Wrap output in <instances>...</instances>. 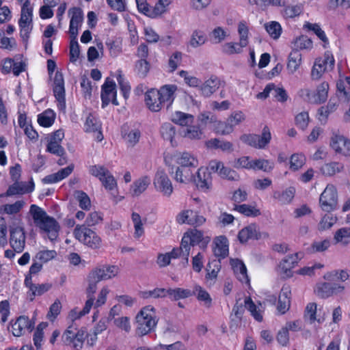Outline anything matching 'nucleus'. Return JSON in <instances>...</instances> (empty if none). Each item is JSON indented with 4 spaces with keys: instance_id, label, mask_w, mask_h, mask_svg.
Returning <instances> with one entry per match:
<instances>
[{
    "instance_id": "ea45409f",
    "label": "nucleus",
    "mask_w": 350,
    "mask_h": 350,
    "mask_svg": "<svg viewBox=\"0 0 350 350\" xmlns=\"http://www.w3.org/2000/svg\"><path fill=\"white\" fill-rule=\"evenodd\" d=\"M167 253L170 255V260L182 258L185 260V263L186 265L189 262V256L190 253L189 248L188 246H185L182 241L180 247H175L171 252Z\"/></svg>"
},
{
    "instance_id": "39448f33",
    "label": "nucleus",
    "mask_w": 350,
    "mask_h": 350,
    "mask_svg": "<svg viewBox=\"0 0 350 350\" xmlns=\"http://www.w3.org/2000/svg\"><path fill=\"white\" fill-rule=\"evenodd\" d=\"M9 232L10 246L16 252H22L25 246L26 236L20 219L13 220L9 226Z\"/></svg>"
},
{
    "instance_id": "6ab92c4d",
    "label": "nucleus",
    "mask_w": 350,
    "mask_h": 350,
    "mask_svg": "<svg viewBox=\"0 0 350 350\" xmlns=\"http://www.w3.org/2000/svg\"><path fill=\"white\" fill-rule=\"evenodd\" d=\"M176 220L180 224H188L192 226H200L205 221V218L192 210H186L178 215Z\"/></svg>"
},
{
    "instance_id": "0eeeda50",
    "label": "nucleus",
    "mask_w": 350,
    "mask_h": 350,
    "mask_svg": "<svg viewBox=\"0 0 350 350\" xmlns=\"http://www.w3.org/2000/svg\"><path fill=\"white\" fill-rule=\"evenodd\" d=\"M85 333L82 329H77L73 325L69 326L62 335L63 342L70 346L75 350H81L83 345Z\"/></svg>"
},
{
    "instance_id": "338daca9",
    "label": "nucleus",
    "mask_w": 350,
    "mask_h": 350,
    "mask_svg": "<svg viewBox=\"0 0 350 350\" xmlns=\"http://www.w3.org/2000/svg\"><path fill=\"white\" fill-rule=\"evenodd\" d=\"M59 142L53 140V139L48 137V144L46 146V151L55 154L57 156H62L65 151L64 148L60 145Z\"/></svg>"
},
{
    "instance_id": "473e14b6",
    "label": "nucleus",
    "mask_w": 350,
    "mask_h": 350,
    "mask_svg": "<svg viewBox=\"0 0 350 350\" xmlns=\"http://www.w3.org/2000/svg\"><path fill=\"white\" fill-rule=\"evenodd\" d=\"M206 146L211 149H220L223 152H232L233 144L228 141L220 140L217 138L211 139L206 142Z\"/></svg>"
},
{
    "instance_id": "4be33fe9",
    "label": "nucleus",
    "mask_w": 350,
    "mask_h": 350,
    "mask_svg": "<svg viewBox=\"0 0 350 350\" xmlns=\"http://www.w3.org/2000/svg\"><path fill=\"white\" fill-rule=\"evenodd\" d=\"M150 178L148 176H143L135 180L129 189V194L132 197H138L143 193L150 184Z\"/></svg>"
},
{
    "instance_id": "09e8293b",
    "label": "nucleus",
    "mask_w": 350,
    "mask_h": 350,
    "mask_svg": "<svg viewBox=\"0 0 350 350\" xmlns=\"http://www.w3.org/2000/svg\"><path fill=\"white\" fill-rule=\"evenodd\" d=\"M191 295L192 292L189 289L182 288H167V296L172 300L185 299Z\"/></svg>"
},
{
    "instance_id": "f03ea898",
    "label": "nucleus",
    "mask_w": 350,
    "mask_h": 350,
    "mask_svg": "<svg viewBox=\"0 0 350 350\" xmlns=\"http://www.w3.org/2000/svg\"><path fill=\"white\" fill-rule=\"evenodd\" d=\"M157 323L155 309L152 306L143 308L135 317V333L143 336L154 329Z\"/></svg>"
},
{
    "instance_id": "f8f14e48",
    "label": "nucleus",
    "mask_w": 350,
    "mask_h": 350,
    "mask_svg": "<svg viewBox=\"0 0 350 350\" xmlns=\"http://www.w3.org/2000/svg\"><path fill=\"white\" fill-rule=\"evenodd\" d=\"M11 332L16 337L24 335L27 332H31L34 327V323L26 316H20L15 321L10 322Z\"/></svg>"
},
{
    "instance_id": "a211bd4d",
    "label": "nucleus",
    "mask_w": 350,
    "mask_h": 350,
    "mask_svg": "<svg viewBox=\"0 0 350 350\" xmlns=\"http://www.w3.org/2000/svg\"><path fill=\"white\" fill-rule=\"evenodd\" d=\"M71 15L69 26V33L74 40L77 39L79 28L81 27L83 20V12L79 8H72L68 11Z\"/></svg>"
},
{
    "instance_id": "4468645a",
    "label": "nucleus",
    "mask_w": 350,
    "mask_h": 350,
    "mask_svg": "<svg viewBox=\"0 0 350 350\" xmlns=\"http://www.w3.org/2000/svg\"><path fill=\"white\" fill-rule=\"evenodd\" d=\"M102 107H105L109 103L118 105L116 99V83L109 79H107L102 85L101 91Z\"/></svg>"
},
{
    "instance_id": "864d4df0",
    "label": "nucleus",
    "mask_w": 350,
    "mask_h": 350,
    "mask_svg": "<svg viewBox=\"0 0 350 350\" xmlns=\"http://www.w3.org/2000/svg\"><path fill=\"white\" fill-rule=\"evenodd\" d=\"M140 295L144 299L163 298L167 296V288H155L153 290L142 291Z\"/></svg>"
},
{
    "instance_id": "9d476101",
    "label": "nucleus",
    "mask_w": 350,
    "mask_h": 350,
    "mask_svg": "<svg viewBox=\"0 0 350 350\" xmlns=\"http://www.w3.org/2000/svg\"><path fill=\"white\" fill-rule=\"evenodd\" d=\"M172 161L176 167L196 170L199 161L197 157L187 151L176 152L171 157Z\"/></svg>"
},
{
    "instance_id": "ddd939ff",
    "label": "nucleus",
    "mask_w": 350,
    "mask_h": 350,
    "mask_svg": "<svg viewBox=\"0 0 350 350\" xmlns=\"http://www.w3.org/2000/svg\"><path fill=\"white\" fill-rule=\"evenodd\" d=\"M301 258L302 254L301 253H295L286 256L278 265L279 274L283 278L292 276V269Z\"/></svg>"
},
{
    "instance_id": "49530a36",
    "label": "nucleus",
    "mask_w": 350,
    "mask_h": 350,
    "mask_svg": "<svg viewBox=\"0 0 350 350\" xmlns=\"http://www.w3.org/2000/svg\"><path fill=\"white\" fill-rule=\"evenodd\" d=\"M304 27L309 31H313L317 36V37L324 43V47H325L326 45L328 44V38H327L325 31L322 30L319 24L306 22L304 25Z\"/></svg>"
},
{
    "instance_id": "13d9d810",
    "label": "nucleus",
    "mask_w": 350,
    "mask_h": 350,
    "mask_svg": "<svg viewBox=\"0 0 350 350\" xmlns=\"http://www.w3.org/2000/svg\"><path fill=\"white\" fill-rule=\"evenodd\" d=\"M161 134L163 138L170 141L172 146H174V138L176 135V130L173 125L170 123H165L161 128Z\"/></svg>"
},
{
    "instance_id": "f257e3e1",
    "label": "nucleus",
    "mask_w": 350,
    "mask_h": 350,
    "mask_svg": "<svg viewBox=\"0 0 350 350\" xmlns=\"http://www.w3.org/2000/svg\"><path fill=\"white\" fill-rule=\"evenodd\" d=\"M29 214L32 217L34 224L44 232L49 239L55 240L59 234V226L57 221L47 215L41 207L32 204L29 208Z\"/></svg>"
},
{
    "instance_id": "a878e982",
    "label": "nucleus",
    "mask_w": 350,
    "mask_h": 350,
    "mask_svg": "<svg viewBox=\"0 0 350 350\" xmlns=\"http://www.w3.org/2000/svg\"><path fill=\"white\" fill-rule=\"evenodd\" d=\"M196 170L176 166L174 178L179 183L189 184L194 180Z\"/></svg>"
},
{
    "instance_id": "1a4fd4ad",
    "label": "nucleus",
    "mask_w": 350,
    "mask_h": 350,
    "mask_svg": "<svg viewBox=\"0 0 350 350\" xmlns=\"http://www.w3.org/2000/svg\"><path fill=\"white\" fill-rule=\"evenodd\" d=\"M89 172L98 178L107 190L111 191L117 187V183L113 176L104 166L92 165L89 168Z\"/></svg>"
},
{
    "instance_id": "6e6d98bb",
    "label": "nucleus",
    "mask_w": 350,
    "mask_h": 350,
    "mask_svg": "<svg viewBox=\"0 0 350 350\" xmlns=\"http://www.w3.org/2000/svg\"><path fill=\"white\" fill-rule=\"evenodd\" d=\"M303 11V7L301 5H286L282 10V16L286 18H292L299 16Z\"/></svg>"
},
{
    "instance_id": "3c124183",
    "label": "nucleus",
    "mask_w": 350,
    "mask_h": 350,
    "mask_svg": "<svg viewBox=\"0 0 350 350\" xmlns=\"http://www.w3.org/2000/svg\"><path fill=\"white\" fill-rule=\"evenodd\" d=\"M317 64H321L323 68H325L327 72L334 69L335 60L332 53L329 51H326L322 57L317 58L315 60Z\"/></svg>"
},
{
    "instance_id": "a18cd8bd",
    "label": "nucleus",
    "mask_w": 350,
    "mask_h": 350,
    "mask_svg": "<svg viewBox=\"0 0 350 350\" xmlns=\"http://www.w3.org/2000/svg\"><path fill=\"white\" fill-rule=\"evenodd\" d=\"M92 306H93V299L92 298L88 299L87 301H85V306L83 309H79L78 308H75L70 311V312L69 314L70 318L72 321L80 319L81 317L89 313Z\"/></svg>"
},
{
    "instance_id": "dca6fc26",
    "label": "nucleus",
    "mask_w": 350,
    "mask_h": 350,
    "mask_svg": "<svg viewBox=\"0 0 350 350\" xmlns=\"http://www.w3.org/2000/svg\"><path fill=\"white\" fill-rule=\"evenodd\" d=\"M330 146L337 154L350 157V140L340 135H334L330 139Z\"/></svg>"
},
{
    "instance_id": "c85d7f7f",
    "label": "nucleus",
    "mask_w": 350,
    "mask_h": 350,
    "mask_svg": "<svg viewBox=\"0 0 350 350\" xmlns=\"http://www.w3.org/2000/svg\"><path fill=\"white\" fill-rule=\"evenodd\" d=\"M74 165H70L65 168L61 169L57 172L46 176L43 181L45 183L52 184L61 181L68 177L73 171Z\"/></svg>"
},
{
    "instance_id": "423d86ee",
    "label": "nucleus",
    "mask_w": 350,
    "mask_h": 350,
    "mask_svg": "<svg viewBox=\"0 0 350 350\" xmlns=\"http://www.w3.org/2000/svg\"><path fill=\"white\" fill-rule=\"evenodd\" d=\"M338 196L336 187L328 184L319 197V206L325 212L330 213L338 207Z\"/></svg>"
},
{
    "instance_id": "393cba45",
    "label": "nucleus",
    "mask_w": 350,
    "mask_h": 350,
    "mask_svg": "<svg viewBox=\"0 0 350 350\" xmlns=\"http://www.w3.org/2000/svg\"><path fill=\"white\" fill-rule=\"evenodd\" d=\"M238 238L241 243H246L250 239H258L260 238L259 228L255 224H251L239 231Z\"/></svg>"
},
{
    "instance_id": "412c9836",
    "label": "nucleus",
    "mask_w": 350,
    "mask_h": 350,
    "mask_svg": "<svg viewBox=\"0 0 350 350\" xmlns=\"http://www.w3.org/2000/svg\"><path fill=\"white\" fill-rule=\"evenodd\" d=\"M91 272L99 281L107 280L118 275L119 268L116 265H103L94 269Z\"/></svg>"
},
{
    "instance_id": "603ef678",
    "label": "nucleus",
    "mask_w": 350,
    "mask_h": 350,
    "mask_svg": "<svg viewBox=\"0 0 350 350\" xmlns=\"http://www.w3.org/2000/svg\"><path fill=\"white\" fill-rule=\"evenodd\" d=\"M295 188L290 187L282 193H275L274 197L282 204H286L291 202L295 196Z\"/></svg>"
},
{
    "instance_id": "c756f323",
    "label": "nucleus",
    "mask_w": 350,
    "mask_h": 350,
    "mask_svg": "<svg viewBox=\"0 0 350 350\" xmlns=\"http://www.w3.org/2000/svg\"><path fill=\"white\" fill-rule=\"evenodd\" d=\"M172 0H158L154 6L150 7L147 16L151 18H157L167 12Z\"/></svg>"
},
{
    "instance_id": "6e6552de",
    "label": "nucleus",
    "mask_w": 350,
    "mask_h": 350,
    "mask_svg": "<svg viewBox=\"0 0 350 350\" xmlns=\"http://www.w3.org/2000/svg\"><path fill=\"white\" fill-rule=\"evenodd\" d=\"M153 185L155 190L163 196L170 197L174 191L172 183L163 169H159L154 176Z\"/></svg>"
},
{
    "instance_id": "c03bdc74",
    "label": "nucleus",
    "mask_w": 350,
    "mask_h": 350,
    "mask_svg": "<svg viewBox=\"0 0 350 350\" xmlns=\"http://www.w3.org/2000/svg\"><path fill=\"white\" fill-rule=\"evenodd\" d=\"M55 119V113L51 109H46L38 116V124L44 127H49L53 125Z\"/></svg>"
},
{
    "instance_id": "72a5a7b5",
    "label": "nucleus",
    "mask_w": 350,
    "mask_h": 350,
    "mask_svg": "<svg viewBox=\"0 0 350 350\" xmlns=\"http://www.w3.org/2000/svg\"><path fill=\"white\" fill-rule=\"evenodd\" d=\"M345 166L342 163L332 161L326 163L321 167V172L326 176H333L344 171Z\"/></svg>"
},
{
    "instance_id": "58836bf2",
    "label": "nucleus",
    "mask_w": 350,
    "mask_h": 350,
    "mask_svg": "<svg viewBox=\"0 0 350 350\" xmlns=\"http://www.w3.org/2000/svg\"><path fill=\"white\" fill-rule=\"evenodd\" d=\"M219 87V80L217 78H210L200 88L202 94L206 97L212 95Z\"/></svg>"
},
{
    "instance_id": "aec40b11",
    "label": "nucleus",
    "mask_w": 350,
    "mask_h": 350,
    "mask_svg": "<svg viewBox=\"0 0 350 350\" xmlns=\"http://www.w3.org/2000/svg\"><path fill=\"white\" fill-rule=\"evenodd\" d=\"M197 178L194 176L193 182L199 189L202 191H208L212 187V176L211 173L206 172L202 167L198 168L196 172Z\"/></svg>"
},
{
    "instance_id": "e433bc0d",
    "label": "nucleus",
    "mask_w": 350,
    "mask_h": 350,
    "mask_svg": "<svg viewBox=\"0 0 350 350\" xmlns=\"http://www.w3.org/2000/svg\"><path fill=\"white\" fill-rule=\"evenodd\" d=\"M57 257V252L55 250H48L42 247L35 255L33 260H38L42 264L47 263Z\"/></svg>"
},
{
    "instance_id": "b1692460",
    "label": "nucleus",
    "mask_w": 350,
    "mask_h": 350,
    "mask_svg": "<svg viewBox=\"0 0 350 350\" xmlns=\"http://www.w3.org/2000/svg\"><path fill=\"white\" fill-rule=\"evenodd\" d=\"M145 101L148 107L152 111H160L163 105L159 92L155 89H151L146 92Z\"/></svg>"
},
{
    "instance_id": "cd10ccee",
    "label": "nucleus",
    "mask_w": 350,
    "mask_h": 350,
    "mask_svg": "<svg viewBox=\"0 0 350 350\" xmlns=\"http://www.w3.org/2000/svg\"><path fill=\"white\" fill-rule=\"evenodd\" d=\"M177 90V87L175 85H165L162 86L159 90L160 99L164 105L166 103L167 107L170 106L175 98V92Z\"/></svg>"
},
{
    "instance_id": "a19ab883",
    "label": "nucleus",
    "mask_w": 350,
    "mask_h": 350,
    "mask_svg": "<svg viewBox=\"0 0 350 350\" xmlns=\"http://www.w3.org/2000/svg\"><path fill=\"white\" fill-rule=\"evenodd\" d=\"M336 243L345 246L350 243V228H341L336 231L334 235Z\"/></svg>"
},
{
    "instance_id": "e2e57ef3",
    "label": "nucleus",
    "mask_w": 350,
    "mask_h": 350,
    "mask_svg": "<svg viewBox=\"0 0 350 350\" xmlns=\"http://www.w3.org/2000/svg\"><path fill=\"white\" fill-rule=\"evenodd\" d=\"M273 168V163L266 159H252V168L254 170H262L264 172H270Z\"/></svg>"
},
{
    "instance_id": "5701e85b",
    "label": "nucleus",
    "mask_w": 350,
    "mask_h": 350,
    "mask_svg": "<svg viewBox=\"0 0 350 350\" xmlns=\"http://www.w3.org/2000/svg\"><path fill=\"white\" fill-rule=\"evenodd\" d=\"M291 290L288 285H284L278 297L277 310L284 314L290 308Z\"/></svg>"
},
{
    "instance_id": "5fc2aeb1",
    "label": "nucleus",
    "mask_w": 350,
    "mask_h": 350,
    "mask_svg": "<svg viewBox=\"0 0 350 350\" xmlns=\"http://www.w3.org/2000/svg\"><path fill=\"white\" fill-rule=\"evenodd\" d=\"M88 286L86 288V293L88 296V299H92L93 304L94 303V294L95 293L97 289V284L100 282L98 279L96 278L95 275L92 274V272L89 273L87 278Z\"/></svg>"
},
{
    "instance_id": "f3484780",
    "label": "nucleus",
    "mask_w": 350,
    "mask_h": 350,
    "mask_svg": "<svg viewBox=\"0 0 350 350\" xmlns=\"http://www.w3.org/2000/svg\"><path fill=\"white\" fill-rule=\"evenodd\" d=\"M32 8H22L21 18L18 24L21 28V36L23 39L29 38L32 29Z\"/></svg>"
},
{
    "instance_id": "bf43d9fd",
    "label": "nucleus",
    "mask_w": 350,
    "mask_h": 350,
    "mask_svg": "<svg viewBox=\"0 0 350 350\" xmlns=\"http://www.w3.org/2000/svg\"><path fill=\"white\" fill-rule=\"evenodd\" d=\"M328 90V83L325 81L322 82L317 88L314 101L318 103H324L327 98Z\"/></svg>"
},
{
    "instance_id": "2eb2a0df",
    "label": "nucleus",
    "mask_w": 350,
    "mask_h": 350,
    "mask_svg": "<svg viewBox=\"0 0 350 350\" xmlns=\"http://www.w3.org/2000/svg\"><path fill=\"white\" fill-rule=\"evenodd\" d=\"M211 238L208 237H204L202 232L196 229H193L185 233L182 238V242L185 246H188L189 251L191 247L202 243L205 246L209 241Z\"/></svg>"
},
{
    "instance_id": "69168bd1",
    "label": "nucleus",
    "mask_w": 350,
    "mask_h": 350,
    "mask_svg": "<svg viewBox=\"0 0 350 350\" xmlns=\"http://www.w3.org/2000/svg\"><path fill=\"white\" fill-rule=\"evenodd\" d=\"M306 163V157L303 154L295 153L290 158V169L297 171L301 168Z\"/></svg>"
},
{
    "instance_id": "680f3d73",
    "label": "nucleus",
    "mask_w": 350,
    "mask_h": 350,
    "mask_svg": "<svg viewBox=\"0 0 350 350\" xmlns=\"http://www.w3.org/2000/svg\"><path fill=\"white\" fill-rule=\"evenodd\" d=\"M332 284L323 282L317 284L314 292L317 296L321 298H327L333 295V291H332Z\"/></svg>"
},
{
    "instance_id": "37998d69",
    "label": "nucleus",
    "mask_w": 350,
    "mask_h": 350,
    "mask_svg": "<svg viewBox=\"0 0 350 350\" xmlns=\"http://www.w3.org/2000/svg\"><path fill=\"white\" fill-rule=\"evenodd\" d=\"M141 133L138 129H131L127 131L124 127L122 130V137L124 141L131 146L135 145L139 140Z\"/></svg>"
},
{
    "instance_id": "774afa93",
    "label": "nucleus",
    "mask_w": 350,
    "mask_h": 350,
    "mask_svg": "<svg viewBox=\"0 0 350 350\" xmlns=\"http://www.w3.org/2000/svg\"><path fill=\"white\" fill-rule=\"evenodd\" d=\"M271 134L268 126H265L262 131L261 135H258L257 148H265L270 142Z\"/></svg>"
},
{
    "instance_id": "79ce46f5",
    "label": "nucleus",
    "mask_w": 350,
    "mask_h": 350,
    "mask_svg": "<svg viewBox=\"0 0 350 350\" xmlns=\"http://www.w3.org/2000/svg\"><path fill=\"white\" fill-rule=\"evenodd\" d=\"M301 63V54L299 51H293L288 56L287 69L291 73H294L299 68Z\"/></svg>"
},
{
    "instance_id": "2f4dec72",
    "label": "nucleus",
    "mask_w": 350,
    "mask_h": 350,
    "mask_svg": "<svg viewBox=\"0 0 350 350\" xmlns=\"http://www.w3.org/2000/svg\"><path fill=\"white\" fill-rule=\"evenodd\" d=\"M215 247L213 248L214 254L216 256L225 258L228 254V242L224 236L217 237L215 241Z\"/></svg>"
},
{
    "instance_id": "0e129e2a",
    "label": "nucleus",
    "mask_w": 350,
    "mask_h": 350,
    "mask_svg": "<svg viewBox=\"0 0 350 350\" xmlns=\"http://www.w3.org/2000/svg\"><path fill=\"white\" fill-rule=\"evenodd\" d=\"M234 209L239 213L247 217H256L260 215V211L259 209L256 208L255 206H250L245 204L237 205L235 206Z\"/></svg>"
},
{
    "instance_id": "de8ad7c7",
    "label": "nucleus",
    "mask_w": 350,
    "mask_h": 350,
    "mask_svg": "<svg viewBox=\"0 0 350 350\" xmlns=\"http://www.w3.org/2000/svg\"><path fill=\"white\" fill-rule=\"evenodd\" d=\"M191 292L192 295H195L199 301L204 302V306L207 307L211 306L212 299L208 293L202 286L199 285H195L193 290Z\"/></svg>"
},
{
    "instance_id": "c9c22d12",
    "label": "nucleus",
    "mask_w": 350,
    "mask_h": 350,
    "mask_svg": "<svg viewBox=\"0 0 350 350\" xmlns=\"http://www.w3.org/2000/svg\"><path fill=\"white\" fill-rule=\"evenodd\" d=\"M33 190V185H27L26 183L15 181V183L11 185L8 191L7 194L8 196H13L16 194H23L31 192Z\"/></svg>"
},
{
    "instance_id": "20e7f679",
    "label": "nucleus",
    "mask_w": 350,
    "mask_h": 350,
    "mask_svg": "<svg viewBox=\"0 0 350 350\" xmlns=\"http://www.w3.org/2000/svg\"><path fill=\"white\" fill-rule=\"evenodd\" d=\"M73 234L79 242L92 249H98L102 245L101 238L85 225H77Z\"/></svg>"
},
{
    "instance_id": "9b49d317",
    "label": "nucleus",
    "mask_w": 350,
    "mask_h": 350,
    "mask_svg": "<svg viewBox=\"0 0 350 350\" xmlns=\"http://www.w3.org/2000/svg\"><path fill=\"white\" fill-rule=\"evenodd\" d=\"M102 124L97 116L94 113H86L84 120V131L86 133H93L98 142H101L103 135L101 131Z\"/></svg>"
},
{
    "instance_id": "7c9ffc66",
    "label": "nucleus",
    "mask_w": 350,
    "mask_h": 350,
    "mask_svg": "<svg viewBox=\"0 0 350 350\" xmlns=\"http://www.w3.org/2000/svg\"><path fill=\"white\" fill-rule=\"evenodd\" d=\"M208 41L206 33L200 29H195L192 31L188 45L193 49L201 47Z\"/></svg>"
},
{
    "instance_id": "bb28decb",
    "label": "nucleus",
    "mask_w": 350,
    "mask_h": 350,
    "mask_svg": "<svg viewBox=\"0 0 350 350\" xmlns=\"http://www.w3.org/2000/svg\"><path fill=\"white\" fill-rule=\"evenodd\" d=\"M230 265L237 279L242 283L248 284L250 280L245 264L239 259H232Z\"/></svg>"
},
{
    "instance_id": "f704fd0d",
    "label": "nucleus",
    "mask_w": 350,
    "mask_h": 350,
    "mask_svg": "<svg viewBox=\"0 0 350 350\" xmlns=\"http://www.w3.org/2000/svg\"><path fill=\"white\" fill-rule=\"evenodd\" d=\"M171 120L174 123L184 128L193 123L194 117L191 114L176 111L172 113Z\"/></svg>"
},
{
    "instance_id": "4d7b16f0",
    "label": "nucleus",
    "mask_w": 350,
    "mask_h": 350,
    "mask_svg": "<svg viewBox=\"0 0 350 350\" xmlns=\"http://www.w3.org/2000/svg\"><path fill=\"white\" fill-rule=\"evenodd\" d=\"M265 28L269 35L275 40L279 38L282 31L280 24L276 21H271L265 23Z\"/></svg>"
},
{
    "instance_id": "4c0bfd02",
    "label": "nucleus",
    "mask_w": 350,
    "mask_h": 350,
    "mask_svg": "<svg viewBox=\"0 0 350 350\" xmlns=\"http://www.w3.org/2000/svg\"><path fill=\"white\" fill-rule=\"evenodd\" d=\"M180 135L189 139H200L202 137L203 132L198 126L192 124L182 128Z\"/></svg>"
},
{
    "instance_id": "8fccbe9b",
    "label": "nucleus",
    "mask_w": 350,
    "mask_h": 350,
    "mask_svg": "<svg viewBox=\"0 0 350 350\" xmlns=\"http://www.w3.org/2000/svg\"><path fill=\"white\" fill-rule=\"evenodd\" d=\"M131 219L134 226V237L139 239L144 234V223L142 217L139 214L133 212L131 214Z\"/></svg>"
},
{
    "instance_id": "052dcab7",
    "label": "nucleus",
    "mask_w": 350,
    "mask_h": 350,
    "mask_svg": "<svg viewBox=\"0 0 350 350\" xmlns=\"http://www.w3.org/2000/svg\"><path fill=\"white\" fill-rule=\"evenodd\" d=\"M150 70V64L146 59H141L136 62L135 65V72L141 78H144L147 76Z\"/></svg>"
},
{
    "instance_id": "7ed1b4c3",
    "label": "nucleus",
    "mask_w": 350,
    "mask_h": 350,
    "mask_svg": "<svg viewBox=\"0 0 350 350\" xmlns=\"http://www.w3.org/2000/svg\"><path fill=\"white\" fill-rule=\"evenodd\" d=\"M237 31L239 36L238 42H229L221 46V51L227 55L239 54L243 51L249 43V27L246 21H241L237 25Z\"/></svg>"
}]
</instances>
